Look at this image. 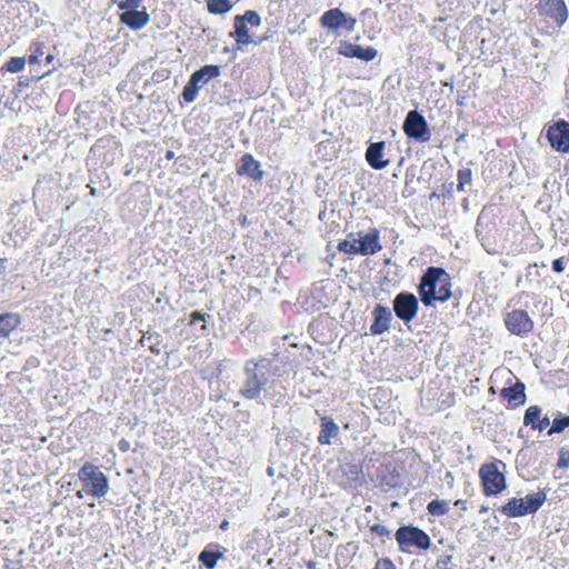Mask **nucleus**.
Returning <instances> with one entry per match:
<instances>
[{
    "label": "nucleus",
    "instance_id": "f257e3e1",
    "mask_svg": "<svg viewBox=\"0 0 569 569\" xmlns=\"http://www.w3.org/2000/svg\"><path fill=\"white\" fill-rule=\"evenodd\" d=\"M242 375L239 396L247 400H260L262 393L264 396L269 393L276 378L281 373L276 358L260 356L244 362Z\"/></svg>",
    "mask_w": 569,
    "mask_h": 569
},
{
    "label": "nucleus",
    "instance_id": "f03ea898",
    "mask_svg": "<svg viewBox=\"0 0 569 569\" xmlns=\"http://www.w3.org/2000/svg\"><path fill=\"white\" fill-rule=\"evenodd\" d=\"M418 295L426 307H433L436 302H446L455 298L459 305L457 292L451 291L449 273L440 267H428L420 278Z\"/></svg>",
    "mask_w": 569,
    "mask_h": 569
},
{
    "label": "nucleus",
    "instance_id": "7ed1b4c3",
    "mask_svg": "<svg viewBox=\"0 0 569 569\" xmlns=\"http://www.w3.org/2000/svg\"><path fill=\"white\" fill-rule=\"evenodd\" d=\"M78 477L82 482L83 490L94 498H102L109 491L108 477L99 467L86 462L78 471Z\"/></svg>",
    "mask_w": 569,
    "mask_h": 569
},
{
    "label": "nucleus",
    "instance_id": "20e7f679",
    "mask_svg": "<svg viewBox=\"0 0 569 569\" xmlns=\"http://www.w3.org/2000/svg\"><path fill=\"white\" fill-rule=\"evenodd\" d=\"M395 539L402 552H406L410 547L427 550L431 546V539L428 533L419 527L411 525L400 526L395 533Z\"/></svg>",
    "mask_w": 569,
    "mask_h": 569
},
{
    "label": "nucleus",
    "instance_id": "39448f33",
    "mask_svg": "<svg viewBox=\"0 0 569 569\" xmlns=\"http://www.w3.org/2000/svg\"><path fill=\"white\" fill-rule=\"evenodd\" d=\"M499 466L505 467L500 460L485 463L479 469V476L486 496H497L506 489V478Z\"/></svg>",
    "mask_w": 569,
    "mask_h": 569
},
{
    "label": "nucleus",
    "instance_id": "423d86ee",
    "mask_svg": "<svg viewBox=\"0 0 569 569\" xmlns=\"http://www.w3.org/2000/svg\"><path fill=\"white\" fill-rule=\"evenodd\" d=\"M392 310L396 317L408 326L417 317L419 300L415 293L401 291L392 300Z\"/></svg>",
    "mask_w": 569,
    "mask_h": 569
},
{
    "label": "nucleus",
    "instance_id": "0eeeda50",
    "mask_svg": "<svg viewBox=\"0 0 569 569\" xmlns=\"http://www.w3.org/2000/svg\"><path fill=\"white\" fill-rule=\"evenodd\" d=\"M403 132L409 139L427 142L431 138V132L426 118L418 110H410L402 124Z\"/></svg>",
    "mask_w": 569,
    "mask_h": 569
},
{
    "label": "nucleus",
    "instance_id": "6e6552de",
    "mask_svg": "<svg viewBox=\"0 0 569 569\" xmlns=\"http://www.w3.org/2000/svg\"><path fill=\"white\" fill-rule=\"evenodd\" d=\"M507 330L519 337H527L535 328V322L526 310L513 309L503 318Z\"/></svg>",
    "mask_w": 569,
    "mask_h": 569
},
{
    "label": "nucleus",
    "instance_id": "1a4fd4ad",
    "mask_svg": "<svg viewBox=\"0 0 569 569\" xmlns=\"http://www.w3.org/2000/svg\"><path fill=\"white\" fill-rule=\"evenodd\" d=\"M546 138L553 150L569 152V122L563 119L553 122L547 128Z\"/></svg>",
    "mask_w": 569,
    "mask_h": 569
},
{
    "label": "nucleus",
    "instance_id": "9d476101",
    "mask_svg": "<svg viewBox=\"0 0 569 569\" xmlns=\"http://www.w3.org/2000/svg\"><path fill=\"white\" fill-rule=\"evenodd\" d=\"M357 20L350 16H347L339 8H333L326 11L320 18V24L323 28L330 30H339L346 29L348 31H353L356 27Z\"/></svg>",
    "mask_w": 569,
    "mask_h": 569
},
{
    "label": "nucleus",
    "instance_id": "9b49d317",
    "mask_svg": "<svg viewBox=\"0 0 569 569\" xmlns=\"http://www.w3.org/2000/svg\"><path fill=\"white\" fill-rule=\"evenodd\" d=\"M537 8L541 14L555 20L559 27L568 19V9L563 0H539Z\"/></svg>",
    "mask_w": 569,
    "mask_h": 569
},
{
    "label": "nucleus",
    "instance_id": "f8f14e48",
    "mask_svg": "<svg viewBox=\"0 0 569 569\" xmlns=\"http://www.w3.org/2000/svg\"><path fill=\"white\" fill-rule=\"evenodd\" d=\"M371 315L373 318V321L370 326L371 335L381 336L389 331L393 320L392 311L390 308L382 305H376Z\"/></svg>",
    "mask_w": 569,
    "mask_h": 569
},
{
    "label": "nucleus",
    "instance_id": "ddd939ff",
    "mask_svg": "<svg viewBox=\"0 0 569 569\" xmlns=\"http://www.w3.org/2000/svg\"><path fill=\"white\" fill-rule=\"evenodd\" d=\"M238 46L256 44L259 46L268 40V37H251L247 27V22L240 17L236 16L233 19V31L230 32Z\"/></svg>",
    "mask_w": 569,
    "mask_h": 569
},
{
    "label": "nucleus",
    "instance_id": "4468645a",
    "mask_svg": "<svg viewBox=\"0 0 569 569\" xmlns=\"http://www.w3.org/2000/svg\"><path fill=\"white\" fill-rule=\"evenodd\" d=\"M119 20L131 30H140L149 23L150 16L144 8L142 10L126 9L120 13Z\"/></svg>",
    "mask_w": 569,
    "mask_h": 569
},
{
    "label": "nucleus",
    "instance_id": "2eb2a0df",
    "mask_svg": "<svg viewBox=\"0 0 569 569\" xmlns=\"http://www.w3.org/2000/svg\"><path fill=\"white\" fill-rule=\"evenodd\" d=\"M339 53L348 58H357L362 61H372L377 57V50L372 47L363 48L351 42H343L339 48Z\"/></svg>",
    "mask_w": 569,
    "mask_h": 569
},
{
    "label": "nucleus",
    "instance_id": "dca6fc26",
    "mask_svg": "<svg viewBox=\"0 0 569 569\" xmlns=\"http://www.w3.org/2000/svg\"><path fill=\"white\" fill-rule=\"evenodd\" d=\"M385 146V141L371 142L366 150V160L375 170H382L390 163L389 160L382 158Z\"/></svg>",
    "mask_w": 569,
    "mask_h": 569
},
{
    "label": "nucleus",
    "instance_id": "f3484780",
    "mask_svg": "<svg viewBox=\"0 0 569 569\" xmlns=\"http://www.w3.org/2000/svg\"><path fill=\"white\" fill-rule=\"evenodd\" d=\"M237 172L240 176H247L256 181L261 180L263 177L260 162L250 153H244L241 157Z\"/></svg>",
    "mask_w": 569,
    "mask_h": 569
},
{
    "label": "nucleus",
    "instance_id": "a211bd4d",
    "mask_svg": "<svg viewBox=\"0 0 569 569\" xmlns=\"http://www.w3.org/2000/svg\"><path fill=\"white\" fill-rule=\"evenodd\" d=\"M379 243V232L377 229H372L370 232L362 237H359L358 252L362 256L375 254L381 250Z\"/></svg>",
    "mask_w": 569,
    "mask_h": 569
},
{
    "label": "nucleus",
    "instance_id": "6ab92c4d",
    "mask_svg": "<svg viewBox=\"0 0 569 569\" xmlns=\"http://www.w3.org/2000/svg\"><path fill=\"white\" fill-rule=\"evenodd\" d=\"M339 426L333 421L332 418L323 416L320 419V431L318 435V442L320 445H330L331 439L339 435Z\"/></svg>",
    "mask_w": 569,
    "mask_h": 569
},
{
    "label": "nucleus",
    "instance_id": "aec40b11",
    "mask_svg": "<svg viewBox=\"0 0 569 569\" xmlns=\"http://www.w3.org/2000/svg\"><path fill=\"white\" fill-rule=\"evenodd\" d=\"M220 76V67L217 64H206L199 70H196L190 78L201 89L210 80Z\"/></svg>",
    "mask_w": 569,
    "mask_h": 569
},
{
    "label": "nucleus",
    "instance_id": "412c9836",
    "mask_svg": "<svg viewBox=\"0 0 569 569\" xmlns=\"http://www.w3.org/2000/svg\"><path fill=\"white\" fill-rule=\"evenodd\" d=\"M525 390H526L525 383L518 381L511 387L503 388L501 390V396L508 400L510 406L519 407L526 402Z\"/></svg>",
    "mask_w": 569,
    "mask_h": 569
},
{
    "label": "nucleus",
    "instance_id": "4be33fe9",
    "mask_svg": "<svg viewBox=\"0 0 569 569\" xmlns=\"http://www.w3.org/2000/svg\"><path fill=\"white\" fill-rule=\"evenodd\" d=\"M21 325V316L16 312L0 315V338H9L11 332Z\"/></svg>",
    "mask_w": 569,
    "mask_h": 569
},
{
    "label": "nucleus",
    "instance_id": "5701e85b",
    "mask_svg": "<svg viewBox=\"0 0 569 569\" xmlns=\"http://www.w3.org/2000/svg\"><path fill=\"white\" fill-rule=\"evenodd\" d=\"M520 499L525 503L526 515H530V513L537 512L541 508V506L545 503V501L547 499V493L542 489L537 492L529 493L525 498H520Z\"/></svg>",
    "mask_w": 569,
    "mask_h": 569
},
{
    "label": "nucleus",
    "instance_id": "b1692460",
    "mask_svg": "<svg viewBox=\"0 0 569 569\" xmlns=\"http://www.w3.org/2000/svg\"><path fill=\"white\" fill-rule=\"evenodd\" d=\"M499 511L508 518H518L527 516L525 512V503L520 498H511L507 503L499 508Z\"/></svg>",
    "mask_w": 569,
    "mask_h": 569
},
{
    "label": "nucleus",
    "instance_id": "393cba45",
    "mask_svg": "<svg viewBox=\"0 0 569 569\" xmlns=\"http://www.w3.org/2000/svg\"><path fill=\"white\" fill-rule=\"evenodd\" d=\"M567 428H569V416L563 415L560 411H556L552 413V422L550 429L548 430V435L561 433Z\"/></svg>",
    "mask_w": 569,
    "mask_h": 569
},
{
    "label": "nucleus",
    "instance_id": "a878e982",
    "mask_svg": "<svg viewBox=\"0 0 569 569\" xmlns=\"http://www.w3.org/2000/svg\"><path fill=\"white\" fill-rule=\"evenodd\" d=\"M223 555L220 551H212L204 549L199 555V561L207 568V569H214L217 566L218 559H221Z\"/></svg>",
    "mask_w": 569,
    "mask_h": 569
},
{
    "label": "nucleus",
    "instance_id": "bb28decb",
    "mask_svg": "<svg viewBox=\"0 0 569 569\" xmlns=\"http://www.w3.org/2000/svg\"><path fill=\"white\" fill-rule=\"evenodd\" d=\"M208 10L213 14H223L232 9V3L229 0H208Z\"/></svg>",
    "mask_w": 569,
    "mask_h": 569
},
{
    "label": "nucleus",
    "instance_id": "cd10ccee",
    "mask_svg": "<svg viewBox=\"0 0 569 569\" xmlns=\"http://www.w3.org/2000/svg\"><path fill=\"white\" fill-rule=\"evenodd\" d=\"M427 510L431 516H443L449 511V502L439 499L431 500L427 506Z\"/></svg>",
    "mask_w": 569,
    "mask_h": 569
},
{
    "label": "nucleus",
    "instance_id": "c85d7f7f",
    "mask_svg": "<svg viewBox=\"0 0 569 569\" xmlns=\"http://www.w3.org/2000/svg\"><path fill=\"white\" fill-rule=\"evenodd\" d=\"M199 90L200 88L190 78L181 93L183 101L186 103H192L193 101H196Z\"/></svg>",
    "mask_w": 569,
    "mask_h": 569
},
{
    "label": "nucleus",
    "instance_id": "c756f323",
    "mask_svg": "<svg viewBox=\"0 0 569 569\" xmlns=\"http://www.w3.org/2000/svg\"><path fill=\"white\" fill-rule=\"evenodd\" d=\"M457 190L459 192L466 191V186H470L472 182V172L469 168L460 169L457 173Z\"/></svg>",
    "mask_w": 569,
    "mask_h": 569
},
{
    "label": "nucleus",
    "instance_id": "7c9ffc66",
    "mask_svg": "<svg viewBox=\"0 0 569 569\" xmlns=\"http://www.w3.org/2000/svg\"><path fill=\"white\" fill-rule=\"evenodd\" d=\"M541 416V408L539 406H530L527 408L523 416V425L531 428L537 423Z\"/></svg>",
    "mask_w": 569,
    "mask_h": 569
},
{
    "label": "nucleus",
    "instance_id": "2f4dec72",
    "mask_svg": "<svg viewBox=\"0 0 569 569\" xmlns=\"http://www.w3.org/2000/svg\"><path fill=\"white\" fill-rule=\"evenodd\" d=\"M30 54H29V63L36 64L39 63L40 58L44 54V46L41 42H32L29 48Z\"/></svg>",
    "mask_w": 569,
    "mask_h": 569
},
{
    "label": "nucleus",
    "instance_id": "473e14b6",
    "mask_svg": "<svg viewBox=\"0 0 569 569\" xmlns=\"http://www.w3.org/2000/svg\"><path fill=\"white\" fill-rule=\"evenodd\" d=\"M154 339V342L149 346V349L154 355H160L161 349L159 348V345L161 342L160 335L158 332H146L143 333L140 343L143 346L146 340H152Z\"/></svg>",
    "mask_w": 569,
    "mask_h": 569
},
{
    "label": "nucleus",
    "instance_id": "72a5a7b5",
    "mask_svg": "<svg viewBox=\"0 0 569 569\" xmlns=\"http://www.w3.org/2000/svg\"><path fill=\"white\" fill-rule=\"evenodd\" d=\"M26 66V58L24 57H12L6 64L4 69L8 72L16 73L21 70H23Z\"/></svg>",
    "mask_w": 569,
    "mask_h": 569
},
{
    "label": "nucleus",
    "instance_id": "f704fd0d",
    "mask_svg": "<svg viewBox=\"0 0 569 569\" xmlns=\"http://www.w3.org/2000/svg\"><path fill=\"white\" fill-rule=\"evenodd\" d=\"M247 24L249 23L252 27H259L261 24V17L254 10H247L243 14L240 16Z\"/></svg>",
    "mask_w": 569,
    "mask_h": 569
},
{
    "label": "nucleus",
    "instance_id": "c9c22d12",
    "mask_svg": "<svg viewBox=\"0 0 569 569\" xmlns=\"http://www.w3.org/2000/svg\"><path fill=\"white\" fill-rule=\"evenodd\" d=\"M342 471L348 476L350 481H358L360 478V469L357 465L346 463L342 466Z\"/></svg>",
    "mask_w": 569,
    "mask_h": 569
},
{
    "label": "nucleus",
    "instance_id": "e433bc0d",
    "mask_svg": "<svg viewBox=\"0 0 569 569\" xmlns=\"http://www.w3.org/2000/svg\"><path fill=\"white\" fill-rule=\"evenodd\" d=\"M338 250L340 252H345L348 254H359L358 246H355V243L350 242L349 239H345L343 241H340L338 244Z\"/></svg>",
    "mask_w": 569,
    "mask_h": 569
},
{
    "label": "nucleus",
    "instance_id": "4c0bfd02",
    "mask_svg": "<svg viewBox=\"0 0 569 569\" xmlns=\"http://www.w3.org/2000/svg\"><path fill=\"white\" fill-rule=\"evenodd\" d=\"M453 557L451 555H447L441 557L436 562L435 569H456V567L452 565Z\"/></svg>",
    "mask_w": 569,
    "mask_h": 569
},
{
    "label": "nucleus",
    "instance_id": "58836bf2",
    "mask_svg": "<svg viewBox=\"0 0 569 569\" xmlns=\"http://www.w3.org/2000/svg\"><path fill=\"white\" fill-rule=\"evenodd\" d=\"M143 0H122L118 3V8L121 10L126 9H138L141 7Z\"/></svg>",
    "mask_w": 569,
    "mask_h": 569
},
{
    "label": "nucleus",
    "instance_id": "ea45409f",
    "mask_svg": "<svg viewBox=\"0 0 569 569\" xmlns=\"http://www.w3.org/2000/svg\"><path fill=\"white\" fill-rule=\"evenodd\" d=\"M370 530L380 537H390V535H391V530L380 523H376V525L371 526Z\"/></svg>",
    "mask_w": 569,
    "mask_h": 569
},
{
    "label": "nucleus",
    "instance_id": "a19ab883",
    "mask_svg": "<svg viewBox=\"0 0 569 569\" xmlns=\"http://www.w3.org/2000/svg\"><path fill=\"white\" fill-rule=\"evenodd\" d=\"M373 569H396V566L389 558H381L377 560Z\"/></svg>",
    "mask_w": 569,
    "mask_h": 569
},
{
    "label": "nucleus",
    "instance_id": "79ce46f5",
    "mask_svg": "<svg viewBox=\"0 0 569 569\" xmlns=\"http://www.w3.org/2000/svg\"><path fill=\"white\" fill-rule=\"evenodd\" d=\"M569 465V451H566L563 449L560 450L559 458L557 466L559 468H566Z\"/></svg>",
    "mask_w": 569,
    "mask_h": 569
},
{
    "label": "nucleus",
    "instance_id": "37998d69",
    "mask_svg": "<svg viewBox=\"0 0 569 569\" xmlns=\"http://www.w3.org/2000/svg\"><path fill=\"white\" fill-rule=\"evenodd\" d=\"M169 70L168 69H159L153 72L152 80L156 82L163 81L169 78Z\"/></svg>",
    "mask_w": 569,
    "mask_h": 569
},
{
    "label": "nucleus",
    "instance_id": "c03bdc74",
    "mask_svg": "<svg viewBox=\"0 0 569 569\" xmlns=\"http://www.w3.org/2000/svg\"><path fill=\"white\" fill-rule=\"evenodd\" d=\"M549 426H550V418L548 416H545L537 421V423L532 427V429L543 431Z\"/></svg>",
    "mask_w": 569,
    "mask_h": 569
},
{
    "label": "nucleus",
    "instance_id": "a18cd8bd",
    "mask_svg": "<svg viewBox=\"0 0 569 569\" xmlns=\"http://www.w3.org/2000/svg\"><path fill=\"white\" fill-rule=\"evenodd\" d=\"M207 317L209 318L210 316L207 315V313H203L201 311H193L190 315V323L194 325V323L200 322V321H206Z\"/></svg>",
    "mask_w": 569,
    "mask_h": 569
},
{
    "label": "nucleus",
    "instance_id": "49530a36",
    "mask_svg": "<svg viewBox=\"0 0 569 569\" xmlns=\"http://www.w3.org/2000/svg\"><path fill=\"white\" fill-rule=\"evenodd\" d=\"M552 270L557 273H562L565 271L563 258H558L552 261Z\"/></svg>",
    "mask_w": 569,
    "mask_h": 569
},
{
    "label": "nucleus",
    "instance_id": "de8ad7c7",
    "mask_svg": "<svg viewBox=\"0 0 569 569\" xmlns=\"http://www.w3.org/2000/svg\"><path fill=\"white\" fill-rule=\"evenodd\" d=\"M30 83L29 78L20 77L17 86L14 87V90L18 92L22 91V88L28 87Z\"/></svg>",
    "mask_w": 569,
    "mask_h": 569
},
{
    "label": "nucleus",
    "instance_id": "09e8293b",
    "mask_svg": "<svg viewBox=\"0 0 569 569\" xmlns=\"http://www.w3.org/2000/svg\"><path fill=\"white\" fill-rule=\"evenodd\" d=\"M118 448H119L120 451L127 452L130 449V442L128 440H126V439H121L118 442Z\"/></svg>",
    "mask_w": 569,
    "mask_h": 569
},
{
    "label": "nucleus",
    "instance_id": "8fccbe9b",
    "mask_svg": "<svg viewBox=\"0 0 569 569\" xmlns=\"http://www.w3.org/2000/svg\"><path fill=\"white\" fill-rule=\"evenodd\" d=\"M7 262L6 258H0V274L4 276L7 273Z\"/></svg>",
    "mask_w": 569,
    "mask_h": 569
},
{
    "label": "nucleus",
    "instance_id": "3c124183",
    "mask_svg": "<svg viewBox=\"0 0 569 569\" xmlns=\"http://www.w3.org/2000/svg\"><path fill=\"white\" fill-rule=\"evenodd\" d=\"M441 86L443 88H448L450 92L453 91V81L452 80H449V81H441Z\"/></svg>",
    "mask_w": 569,
    "mask_h": 569
},
{
    "label": "nucleus",
    "instance_id": "603ef678",
    "mask_svg": "<svg viewBox=\"0 0 569 569\" xmlns=\"http://www.w3.org/2000/svg\"><path fill=\"white\" fill-rule=\"evenodd\" d=\"M455 506L459 507L461 510H466V509H467V501H466V500L458 499V500L455 502Z\"/></svg>",
    "mask_w": 569,
    "mask_h": 569
},
{
    "label": "nucleus",
    "instance_id": "864d4df0",
    "mask_svg": "<svg viewBox=\"0 0 569 569\" xmlns=\"http://www.w3.org/2000/svg\"><path fill=\"white\" fill-rule=\"evenodd\" d=\"M347 239L350 240V242H353L355 246H358L359 244V238L356 237L355 233L350 232L348 236H347Z\"/></svg>",
    "mask_w": 569,
    "mask_h": 569
},
{
    "label": "nucleus",
    "instance_id": "5fc2aeb1",
    "mask_svg": "<svg viewBox=\"0 0 569 569\" xmlns=\"http://www.w3.org/2000/svg\"><path fill=\"white\" fill-rule=\"evenodd\" d=\"M219 527H220V529H221V530H223V531L228 530V528H229V521H228V520H223V521L220 523V526H219Z\"/></svg>",
    "mask_w": 569,
    "mask_h": 569
},
{
    "label": "nucleus",
    "instance_id": "6e6d98bb",
    "mask_svg": "<svg viewBox=\"0 0 569 569\" xmlns=\"http://www.w3.org/2000/svg\"><path fill=\"white\" fill-rule=\"evenodd\" d=\"M54 57L52 54H48L46 57V64H50L53 61Z\"/></svg>",
    "mask_w": 569,
    "mask_h": 569
},
{
    "label": "nucleus",
    "instance_id": "4d7b16f0",
    "mask_svg": "<svg viewBox=\"0 0 569 569\" xmlns=\"http://www.w3.org/2000/svg\"><path fill=\"white\" fill-rule=\"evenodd\" d=\"M166 158L169 159V160L173 159L174 158V152L171 151V150H168L167 153H166Z\"/></svg>",
    "mask_w": 569,
    "mask_h": 569
},
{
    "label": "nucleus",
    "instance_id": "13d9d810",
    "mask_svg": "<svg viewBox=\"0 0 569 569\" xmlns=\"http://www.w3.org/2000/svg\"><path fill=\"white\" fill-rule=\"evenodd\" d=\"M287 516H289V510H288V509H287V510H284V511H281V512L278 515V517H279V518H284V517H287Z\"/></svg>",
    "mask_w": 569,
    "mask_h": 569
},
{
    "label": "nucleus",
    "instance_id": "bf43d9fd",
    "mask_svg": "<svg viewBox=\"0 0 569 569\" xmlns=\"http://www.w3.org/2000/svg\"><path fill=\"white\" fill-rule=\"evenodd\" d=\"M488 510H489V507H487V506H481V507H480L479 512H480V513H483V512H487Z\"/></svg>",
    "mask_w": 569,
    "mask_h": 569
},
{
    "label": "nucleus",
    "instance_id": "052dcab7",
    "mask_svg": "<svg viewBox=\"0 0 569 569\" xmlns=\"http://www.w3.org/2000/svg\"><path fill=\"white\" fill-rule=\"evenodd\" d=\"M308 569H315L316 563L313 561L308 562L307 565Z\"/></svg>",
    "mask_w": 569,
    "mask_h": 569
},
{
    "label": "nucleus",
    "instance_id": "680f3d73",
    "mask_svg": "<svg viewBox=\"0 0 569 569\" xmlns=\"http://www.w3.org/2000/svg\"><path fill=\"white\" fill-rule=\"evenodd\" d=\"M242 415L247 418L250 416L248 411L242 412Z\"/></svg>",
    "mask_w": 569,
    "mask_h": 569
},
{
    "label": "nucleus",
    "instance_id": "e2e57ef3",
    "mask_svg": "<svg viewBox=\"0 0 569 569\" xmlns=\"http://www.w3.org/2000/svg\"><path fill=\"white\" fill-rule=\"evenodd\" d=\"M52 71V69H48V71L44 74H49Z\"/></svg>",
    "mask_w": 569,
    "mask_h": 569
}]
</instances>
